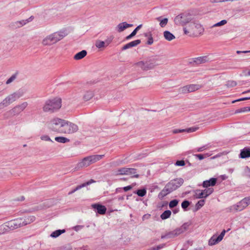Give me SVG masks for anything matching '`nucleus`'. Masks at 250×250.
Segmentation results:
<instances>
[{"label": "nucleus", "mask_w": 250, "mask_h": 250, "mask_svg": "<svg viewBox=\"0 0 250 250\" xmlns=\"http://www.w3.org/2000/svg\"><path fill=\"white\" fill-rule=\"evenodd\" d=\"M164 37L168 41H171L175 38V36L168 31H164Z\"/></svg>", "instance_id": "nucleus-26"}, {"label": "nucleus", "mask_w": 250, "mask_h": 250, "mask_svg": "<svg viewBox=\"0 0 250 250\" xmlns=\"http://www.w3.org/2000/svg\"><path fill=\"white\" fill-rule=\"evenodd\" d=\"M113 39V37L112 36H111L109 38H108L107 40H106L105 41L106 46H107L111 42Z\"/></svg>", "instance_id": "nucleus-55"}, {"label": "nucleus", "mask_w": 250, "mask_h": 250, "mask_svg": "<svg viewBox=\"0 0 250 250\" xmlns=\"http://www.w3.org/2000/svg\"><path fill=\"white\" fill-rule=\"evenodd\" d=\"M185 129H175L173 130L174 133H181L183 132H185Z\"/></svg>", "instance_id": "nucleus-56"}, {"label": "nucleus", "mask_w": 250, "mask_h": 250, "mask_svg": "<svg viewBox=\"0 0 250 250\" xmlns=\"http://www.w3.org/2000/svg\"><path fill=\"white\" fill-rule=\"evenodd\" d=\"M33 19V18L32 16L30 17L29 19L25 20H22L21 21H18L16 22V25L18 27H21L23 26L24 25L26 24L27 23L31 21Z\"/></svg>", "instance_id": "nucleus-29"}, {"label": "nucleus", "mask_w": 250, "mask_h": 250, "mask_svg": "<svg viewBox=\"0 0 250 250\" xmlns=\"http://www.w3.org/2000/svg\"><path fill=\"white\" fill-rule=\"evenodd\" d=\"M241 111H240V109H239L236 110V111H235V113H241Z\"/></svg>", "instance_id": "nucleus-61"}, {"label": "nucleus", "mask_w": 250, "mask_h": 250, "mask_svg": "<svg viewBox=\"0 0 250 250\" xmlns=\"http://www.w3.org/2000/svg\"><path fill=\"white\" fill-rule=\"evenodd\" d=\"M9 231L6 223L0 225V235Z\"/></svg>", "instance_id": "nucleus-32"}, {"label": "nucleus", "mask_w": 250, "mask_h": 250, "mask_svg": "<svg viewBox=\"0 0 250 250\" xmlns=\"http://www.w3.org/2000/svg\"><path fill=\"white\" fill-rule=\"evenodd\" d=\"M250 204V197H247L231 207V209L241 211L245 208Z\"/></svg>", "instance_id": "nucleus-15"}, {"label": "nucleus", "mask_w": 250, "mask_h": 250, "mask_svg": "<svg viewBox=\"0 0 250 250\" xmlns=\"http://www.w3.org/2000/svg\"><path fill=\"white\" fill-rule=\"evenodd\" d=\"M240 111H241V112L250 111V107L247 106V107H244L241 108H240Z\"/></svg>", "instance_id": "nucleus-53"}, {"label": "nucleus", "mask_w": 250, "mask_h": 250, "mask_svg": "<svg viewBox=\"0 0 250 250\" xmlns=\"http://www.w3.org/2000/svg\"><path fill=\"white\" fill-rule=\"evenodd\" d=\"M226 232V230L224 229L219 236H212L208 241V245L213 246L218 243L223 239Z\"/></svg>", "instance_id": "nucleus-18"}, {"label": "nucleus", "mask_w": 250, "mask_h": 250, "mask_svg": "<svg viewBox=\"0 0 250 250\" xmlns=\"http://www.w3.org/2000/svg\"><path fill=\"white\" fill-rule=\"evenodd\" d=\"M86 54H87V52L85 50H83L78 52L76 55H75V56H74V59L75 60H81V59L83 58L84 57H85Z\"/></svg>", "instance_id": "nucleus-25"}, {"label": "nucleus", "mask_w": 250, "mask_h": 250, "mask_svg": "<svg viewBox=\"0 0 250 250\" xmlns=\"http://www.w3.org/2000/svg\"><path fill=\"white\" fill-rule=\"evenodd\" d=\"M157 59L154 58H149L146 60L139 61L134 64V65L143 71H148L153 69L158 65Z\"/></svg>", "instance_id": "nucleus-6"}, {"label": "nucleus", "mask_w": 250, "mask_h": 250, "mask_svg": "<svg viewBox=\"0 0 250 250\" xmlns=\"http://www.w3.org/2000/svg\"><path fill=\"white\" fill-rule=\"evenodd\" d=\"M21 96L20 93L18 92H14L9 95L0 103V110L16 101L17 99L20 98Z\"/></svg>", "instance_id": "nucleus-12"}, {"label": "nucleus", "mask_w": 250, "mask_h": 250, "mask_svg": "<svg viewBox=\"0 0 250 250\" xmlns=\"http://www.w3.org/2000/svg\"><path fill=\"white\" fill-rule=\"evenodd\" d=\"M246 75L250 76V69L248 70L247 74H246Z\"/></svg>", "instance_id": "nucleus-62"}, {"label": "nucleus", "mask_w": 250, "mask_h": 250, "mask_svg": "<svg viewBox=\"0 0 250 250\" xmlns=\"http://www.w3.org/2000/svg\"><path fill=\"white\" fill-rule=\"evenodd\" d=\"M115 175H130L132 178H138L137 169L134 168L122 167L115 171Z\"/></svg>", "instance_id": "nucleus-10"}, {"label": "nucleus", "mask_w": 250, "mask_h": 250, "mask_svg": "<svg viewBox=\"0 0 250 250\" xmlns=\"http://www.w3.org/2000/svg\"><path fill=\"white\" fill-rule=\"evenodd\" d=\"M41 139L42 141H49V142H53L52 140L50 139L49 136L46 135H42L41 137Z\"/></svg>", "instance_id": "nucleus-45"}, {"label": "nucleus", "mask_w": 250, "mask_h": 250, "mask_svg": "<svg viewBox=\"0 0 250 250\" xmlns=\"http://www.w3.org/2000/svg\"><path fill=\"white\" fill-rule=\"evenodd\" d=\"M55 140L58 142L62 143H65L69 141L68 139L63 137H55Z\"/></svg>", "instance_id": "nucleus-35"}, {"label": "nucleus", "mask_w": 250, "mask_h": 250, "mask_svg": "<svg viewBox=\"0 0 250 250\" xmlns=\"http://www.w3.org/2000/svg\"><path fill=\"white\" fill-rule=\"evenodd\" d=\"M178 204V201L174 199L171 201L169 203V207L170 208H173L176 207Z\"/></svg>", "instance_id": "nucleus-41"}, {"label": "nucleus", "mask_w": 250, "mask_h": 250, "mask_svg": "<svg viewBox=\"0 0 250 250\" xmlns=\"http://www.w3.org/2000/svg\"><path fill=\"white\" fill-rule=\"evenodd\" d=\"M198 127H189V128L185 129V130H186L185 132H187L188 133L195 132L198 129Z\"/></svg>", "instance_id": "nucleus-47"}, {"label": "nucleus", "mask_w": 250, "mask_h": 250, "mask_svg": "<svg viewBox=\"0 0 250 250\" xmlns=\"http://www.w3.org/2000/svg\"><path fill=\"white\" fill-rule=\"evenodd\" d=\"M183 30L186 35L198 36L203 33L204 28L200 23L193 20L187 26L184 27Z\"/></svg>", "instance_id": "nucleus-3"}, {"label": "nucleus", "mask_w": 250, "mask_h": 250, "mask_svg": "<svg viewBox=\"0 0 250 250\" xmlns=\"http://www.w3.org/2000/svg\"><path fill=\"white\" fill-rule=\"evenodd\" d=\"M200 88V86L198 84H189L181 87L180 89V91L183 93L194 92Z\"/></svg>", "instance_id": "nucleus-17"}, {"label": "nucleus", "mask_w": 250, "mask_h": 250, "mask_svg": "<svg viewBox=\"0 0 250 250\" xmlns=\"http://www.w3.org/2000/svg\"><path fill=\"white\" fill-rule=\"evenodd\" d=\"M236 53H237V54H240V53H250V50H249V51H236Z\"/></svg>", "instance_id": "nucleus-58"}, {"label": "nucleus", "mask_w": 250, "mask_h": 250, "mask_svg": "<svg viewBox=\"0 0 250 250\" xmlns=\"http://www.w3.org/2000/svg\"><path fill=\"white\" fill-rule=\"evenodd\" d=\"M171 214V211L169 210H166L161 215V218L163 220L166 219L170 217Z\"/></svg>", "instance_id": "nucleus-34"}, {"label": "nucleus", "mask_w": 250, "mask_h": 250, "mask_svg": "<svg viewBox=\"0 0 250 250\" xmlns=\"http://www.w3.org/2000/svg\"><path fill=\"white\" fill-rule=\"evenodd\" d=\"M81 188H82V186H81V185L78 186L75 189L69 192L68 195L72 194V193H74L75 191L81 189Z\"/></svg>", "instance_id": "nucleus-51"}, {"label": "nucleus", "mask_w": 250, "mask_h": 250, "mask_svg": "<svg viewBox=\"0 0 250 250\" xmlns=\"http://www.w3.org/2000/svg\"><path fill=\"white\" fill-rule=\"evenodd\" d=\"M165 246V244H163L159 245L156 247H153L148 249V250H159L162 248H163Z\"/></svg>", "instance_id": "nucleus-43"}, {"label": "nucleus", "mask_w": 250, "mask_h": 250, "mask_svg": "<svg viewBox=\"0 0 250 250\" xmlns=\"http://www.w3.org/2000/svg\"><path fill=\"white\" fill-rule=\"evenodd\" d=\"M212 2H220V0H210Z\"/></svg>", "instance_id": "nucleus-59"}, {"label": "nucleus", "mask_w": 250, "mask_h": 250, "mask_svg": "<svg viewBox=\"0 0 250 250\" xmlns=\"http://www.w3.org/2000/svg\"><path fill=\"white\" fill-rule=\"evenodd\" d=\"M250 157V149L248 148H244L241 150L240 157L241 158H246Z\"/></svg>", "instance_id": "nucleus-24"}, {"label": "nucleus", "mask_w": 250, "mask_h": 250, "mask_svg": "<svg viewBox=\"0 0 250 250\" xmlns=\"http://www.w3.org/2000/svg\"><path fill=\"white\" fill-rule=\"evenodd\" d=\"M94 93L92 91H87L85 92L83 96V99L84 101H88L93 98Z\"/></svg>", "instance_id": "nucleus-28"}, {"label": "nucleus", "mask_w": 250, "mask_h": 250, "mask_svg": "<svg viewBox=\"0 0 250 250\" xmlns=\"http://www.w3.org/2000/svg\"><path fill=\"white\" fill-rule=\"evenodd\" d=\"M236 85H237V83H236V82H235L234 81H228L226 84V85L227 87H234Z\"/></svg>", "instance_id": "nucleus-39"}, {"label": "nucleus", "mask_w": 250, "mask_h": 250, "mask_svg": "<svg viewBox=\"0 0 250 250\" xmlns=\"http://www.w3.org/2000/svg\"><path fill=\"white\" fill-rule=\"evenodd\" d=\"M35 220V217L34 216H29L27 217H25V218H22V222L24 224V226H25L27 224H29Z\"/></svg>", "instance_id": "nucleus-27"}, {"label": "nucleus", "mask_w": 250, "mask_h": 250, "mask_svg": "<svg viewBox=\"0 0 250 250\" xmlns=\"http://www.w3.org/2000/svg\"><path fill=\"white\" fill-rule=\"evenodd\" d=\"M61 106L62 99L60 98L56 97L45 102L43 106V110L44 112L53 113L58 110Z\"/></svg>", "instance_id": "nucleus-4"}, {"label": "nucleus", "mask_w": 250, "mask_h": 250, "mask_svg": "<svg viewBox=\"0 0 250 250\" xmlns=\"http://www.w3.org/2000/svg\"><path fill=\"white\" fill-rule=\"evenodd\" d=\"M205 200L204 199L199 200L195 205V208L196 210L201 208L205 204Z\"/></svg>", "instance_id": "nucleus-37"}, {"label": "nucleus", "mask_w": 250, "mask_h": 250, "mask_svg": "<svg viewBox=\"0 0 250 250\" xmlns=\"http://www.w3.org/2000/svg\"><path fill=\"white\" fill-rule=\"evenodd\" d=\"M189 226V224L188 223H184L180 227L177 228L172 231L167 232L164 235H162L161 236V238H173L187 231L188 229Z\"/></svg>", "instance_id": "nucleus-8"}, {"label": "nucleus", "mask_w": 250, "mask_h": 250, "mask_svg": "<svg viewBox=\"0 0 250 250\" xmlns=\"http://www.w3.org/2000/svg\"><path fill=\"white\" fill-rule=\"evenodd\" d=\"M142 24H140L139 25H138L130 35H129L126 37V39L129 40L133 36H134L136 34L137 31L142 27Z\"/></svg>", "instance_id": "nucleus-31"}, {"label": "nucleus", "mask_w": 250, "mask_h": 250, "mask_svg": "<svg viewBox=\"0 0 250 250\" xmlns=\"http://www.w3.org/2000/svg\"><path fill=\"white\" fill-rule=\"evenodd\" d=\"M64 120L59 118H55L51 120L48 123V128L54 132L62 133Z\"/></svg>", "instance_id": "nucleus-7"}, {"label": "nucleus", "mask_w": 250, "mask_h": 250, "mask_svg": "<svg viewBox=\"0 0 250 250\" xmlns=\"http://www.w3.org/2000/svg\"><path fill=\"white\" fill-rule=\"evenodd\" d=\"M140 197H143L146 194V190L145 188L138 189L134 192Z\"/></svg>", "instance_id": "nucleus-33"}, {"label": "nucleus", "mask_w": 250, "mask_h": 250, "mask_svg": "<svg viewBox=\"0 0 250 250\" xmlns=\"http://www.w3.org/2000/svg\"><path fill=\"white\" fill-rule=\"evenodd\" d=\"M220 2H224V1H227V0H220Z\"/></svg>", "instance_id": "nucleus-63"}, {"label": "nucleus", "mask_w": 250, "mask_h": 250, "mask_svg": "<svg viewBox=\"0 0 250 250\" xmlns=\"http://www.w3.org/2000/svg\"><path fill=\"white\" fill-rule=\"evenodd\" d=\"M95 181L94 180L91 179L89 181H87V182H85L84 183L81 184V186H82V188H83L86 186L89 185L91 184L95 183Z\"/></svg>", "instance_id": "nucleus-50"}, {"label": "nucleus", "mask_w": 250, "mask_h": 250, "mask_svg": "<svg viewBox=\"0 0 250 250\" xmlns=\"http://www.w3.org/2000/svg\"><path fill=\"white\" fill-rule=\"evenodd\" d=\"M65 36V34L62 32H56L44 37L41 43L43 46H51L62 40Z\"/></svg>", "instance_id": "nucleus-2"}, {"label": "nucleus", "mask_w": 250, "mask_h": 250, "mask_svg": "<svg viewBox=\"0 0 250 250\" xmlns=\"http://www.w3.org/2000/svg\"><path fill=\"white\" fill-rule=\"evenodd\" d=\"M190 203L187 200L184 201L182 203V208L186 210V209L189 206Z\"/></svg>", "instance_id": "nucleus-42"}, {"label": "nucleus", "mask_w": 250, "mask_h": 250, "mask_svg": "<svg viewBox=\"0 0 250 250\" xmlns=\"http://www.w3.org/2000/svg\"><path fill=\"white\" fill-rule=\"evenodd\" d=\"M208 148V147L207 145L204 146L202 147H198L195 149V151L197 152H202L203 151L205 150H206Z\"/></svg>", "instance_id": "nucleus-44"}, {"label": "nucleus", "mask_w": 250, "mask_h": 250, "mask_svg": "<svg viewBox=\"0 0 250 250\" xmlns=\"http://www.w3.org/2000/svg\"><path fill=\"white\" fill-rule=\"evenodd\" d=\"M173 211V212H174V213H177V211H177V210L175 209V210H174Z\"/></svg>", "instance_id": "nucleus-64"}, {"label": "nucleus", "mask_w": 250, "mask_h": 250, "mask_svg": "<svg viewBox=\"0 0 250 250\" xmlns=\"http://www.w3.org/2000/svg\"><path fill=\"white\" fill-rule=\"evenodd\" d=\"M132 187L131 186H126V187H125L123 188V189H124L125 191H127L132 189Z\"/></svg>", "instance_id": "nucleus-57"}, {"label": "nucleus", "mask_w": 250, "mask_h": 250, "mask_svg": "<svg viewBox=\"0 0 250 250\" xmlns=\"http://www.w3.org/2000/svg\"><path fill=\"white\" fill-rule=\"evenodd\" d=\"M184 183L182 178H177L171 180L164 187L163 189L159 193V197L163 198L169 193L179 188Z\"/></svg>", "instance_id": "nucleus-1"}, {"label": "nucleus", "mask_w": 250, "mask_h": 250, "mask_svg": "<svg viewBox=\"0 0 250 250\" xmlns=\"http://www.w3.org/2000/svg\"><path fill=\"white\" fill-rule=\"evenodd\" d=\"M157 20L160 21V25L161 27H165L167 23L168 19L167 18H164L162 20H161V17H159L157 18Z\"/></svg>", "instance_id": "nucleus-36"}, {"label": "nucleus", "mask_w": 250, "mask_h": 250, "mask_svg": "<svg viewBox=\"0 0 250 250\" xmlns=\"http://www.w3.org/2000/svg\"><path fill=\"white\" fill-rule=\"evenodd\" d=\"M104 155H93L83 158L77 164V167H86L90 165L95 163L104 158Z\"/></svg>", "instance_id": "nucleus-5"}, {"label": "nucleus", "mask_w": 250, "mask_h": 250, "mask_svg": "<svg viewBox=\"0 0 250 250\" xmlns=\"http://www.w3.org/2000/svg\"><path fill=\"white\" fill-rule=\"evenodd\" d=\"M208 61V59L207 56H202L194 58L192 62L196 64H200L204 63Z\"/></svg>", "instance_id": "nucleus-23"}, {"label": "nucleus", "mask_w": 250, "mask_h": 250, "mask_svg": "<svg viewBox=\"0 0 250 250\" xmlns=\"http://www.w3.org/2000/svg\"><path fill=\"white\" fill-rule=\"evenodd\" d=\"M65 232V229H58L53 231L50 235V236L53 238H56L60 236L62 233Z\"/></svg>", "instance_id": "nucleus-30"}, {"label": "nucleus", "mask_w": 250, "mask_h": 250, "mask_svg": "<svg viewBox=\"0 0 250 250\" xmlns=\"http://www.w3.org/2000/svg\"><path fill=\"white\" fill-rule=\"evenodd\" d=\"M133 26L131 24H128L126 22H123L119 23L116 27V30L118 32H121L125 29L132 27Z\"/></svg>", "instance_id": "nucleus-21"}, {"label": "nucleus", "mask_w": 250, "mask_h": 250, "mask_svg": "<svg viewBox=\"0 0 250 250\" xmlns=\"http://www.w3.org/2000/svg\"><path fill=\"white\" fill-rule=\"evenodd\" d=\"M79 129L78 125L73 123L64 120L62 133L72 134L76 132Z\"/></svg>", "instance_id": "nucleus-13"}, {"label": "nucleus", "mask_w": 250, "mask_h": 250, "mask_svg": "<svg viewBox=\"0 0 250 250\" xmlns=\"http://www.w3.org/2000/svg\"><path fill=\"white\" fill-rule=\"evenodd\" d=\"M28 103L26 102H23L20 104L14 106L11 109L7 111L4 116L8 118L12 116L18 115L23 111L27 106Z\"/></svg>", "instance_id": "nucleus-9"}, {"label": "nucleus", "mask_w": 250, "mask_h": 250, "mask_svg": "<svg viewBox=\"0 0 250 250\" xmlns=\"http://www.w3.org/2000/svg\"><path fill=\"white\" fill-rule=\"evenodd\" d=\"M6 225L10 231L24 226V224L22 222V218H18L6 222Z\"/></svg>", "instance_id": "nucleus-16"}, {"label": "nucleus", "mask_w": 250, "mask_h": 250, "mask_svg": "<svg viewBox=\"0 0 250 250\" xmlns=\"http://www.w3.org/2000/svg\"><path fill=\"white\" fill-rule=\"evenodd\" d=\"M145 36L146 37H148L147 43L148 44H149V45L152 44L153 43V38L152 37L151 34L150 33H146V34H145Z\"/></svg>", "instance_id": "nucleus-38"}, {"label": "nucleus", "mask_w": 250, "mask_h": 250, "mask_svg": "<svg viewBox=\"0 0 250 250\" xmlns=\"http://www.w3.org/2000/svg\"><path fill=\"white\" fill-rule=\"evenodd\" d=\"M193 19L191 15L188 14H181L177 16L174 19V22L178 25L184 26L186 24H189Z\"/></svg>", "instance_id": "nucleus-11"}, {"label": "nucleus", "mask_w": 250, "mask_h": 250, "mask_svg": "<svg viewBox=\"0 0 250 250\" xmlns=\"http://www.w3.org/2000/svg\"><path fill=\"white\" fill-rule=\"evenodd\" d=\"M194 156L198 158L199 160H203V159H204L205 158V157H208V156H209L210 155H208V154H206L205 155V156L203 155V154H195L194 155Z\"/></svg>", "instance_id": "nucleus-48"}, {"label": "nucleus", "mask_w": 250, "mask_h": 250, "mask_svg": "<svg viewBox=\"0 0 250 250\" xmlns=\"http://www.w3.org/2000/svg\"><path fill=\"white\" fill-rule=\"evenodd\" d=\"M16 78V75H13L10 78H9L6 81V83L8 84L12 83L13 81L15 80Z\"/></svg>", "instance_id": "nucleus-49"}, {"label": "nucleus", "mask_w": 250, "mask_h": 250, "mask_svg": "<svg viewBox=\"0 0 250 250\" xmlns=\"http://www.w3.org/2000/svg\"><path fill=\"white\" fill-rule=\"evenodd\" d=\"M175 165L178 166H184L185 165V161L183 160L177 161Z\"/></svg>", "instance_id": "nucleus-52"}, {"label": "nucleus", "mask_w": 250, "mask_h": 250, "mask_svg": "<svg viewBox=\"0 0 250 250\" xmlns=\"http://www.w3.org/2000/svg\"><path fill=\"white\" fill-rule=\"evenodd\" d=\"M217 182V179L215 178H211L208 180H206L203 182V187L206 188H208L210 186H214L215 185Z\"/></svg>", "instance_id": "nucleus-20"}, {"label": "nucleus", "mask_w": 250, "mask_h": 250, "mask_svg": "<svg viewBox=\"0 0 250 250\" xmlns=\"http://www.w3.org/2000/svg\"><path fill=\"white\" fill-rule=\"evenodd\" d=\"M105 44V42L101 41H97L95 43L96 46L98 48H101L104 46Z\"/></svg>", "instance_id": "nucleus-40"}, {"label": "nucleus", "mask_w": 250, "mask_h": 250, "mask_svg": "<svg viewBox=\"0 0 250 250\" xmlns=\"http://www.w3.org/2000/svg\"><path fill=\"white\" fill-rule=\"evenodd\" d=\"M227 22V21L225 20H222L221 21L217 22V23L215 24L213 26H220L223 25H225Z\"/></svg>", "instance_id": "nucleus-46"}, {"label": "nucleus", "mask_w": 250, "mask_h": 250, "mask_svg": "<svg viewBox=\"0 0 250 250\" xmlns=\"http://www.w3.org/2000/svg\"><path fill=\"white\" fill-rule=\"evenodd\" d=\"M248 100H250V97L243 98H241V99H238L236 100H234V101H232V103H234L235 102H236Z\"/></svg>", "instance_id": "nucleus-54"}, {"label": "nucleus", "mask_w": 250, "mask_h": 250, "mask_svg": "<svg viewBox=\"0 0 250 250\" xmlns=\"http://www.w3.org/2000/svg\"><path fill=\"white\" fill-rule=\"evenodd\" d=\"M249 92H250V89L248 90H247V91H246L243 92L242 93V94H245V93H249Z\"/></svg>", "instance_id": "nucleus-60"}, {"label": "nucleus", "mask_w": 250, "mask_h": 250, "mask_svg": "<svg viewBox=\"0 0 250 250\" xmlns=\"http://www.w3.org/2000/svg\"><path fill=\"white\" fill-rule=\"evenodd\" d=\"M212 188H205L204 190L196 189L194 191V197L196 199L205 198L213 192Z\"/></svg>", "instance_id": "nucleus-14"}, {"label": "nucleus", "mask_w": 250, "mask_h": 250, "mask_svg": "<svg viewBox=\"0 0 250 250\" xmlns=\"http://www.w3.org/2000/svg\"><path fill=\"white\" fill-rule=\"evenodd\" d=\"M92 207L94 209H96L97 212L100 214H104L106 211V208L105 206L98 204H94L92 205Z\"/></svg>", "instance_id": "nucleus-19"}, {"label": "nucleus", "mask_w": 250, "mask_h": 250, "mask_svg": "<svg viewBox=\"0 0 250 250\" xmlns=\"http://www.w3.org/2000/svg\"><path fill=\"white\" fill-rule=\"evenodd\" d=\"M141 43V40H137L135 41H132L125 45L122 47V50H125L126 49H127L128 48L134 47L137 46V45Z\"/></svg>", "instance_id": "nucleus-22"}]
</instances>
